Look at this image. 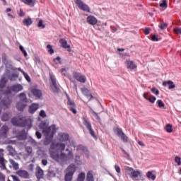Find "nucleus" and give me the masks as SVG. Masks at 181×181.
Returning a JSON list of instances; mask_svg holds the SVG:
<instances>
[{"label": "nucleus", "mask_w": 181, "mask_h": 181, "mask_svg": "<svg viewBox=\"0 0 181 181\" xmlns=\"http://www.w3.org/2000/svg\"><path fill=\"white\" fill-rule=\"evenodd\" d=\"M0 168L2 170H5V169H6V166L5 165V160L0 161Z\"/></svg>", "instance_id": "49530a36"}, {"label": "nucleus", "mask_w": 181, "mask_h": 181, "mask_svg": "<svg viewBox=\"0 0 181 181\" xmlns=\"http://www.w3.org/2000/svg\"><path fill=\"white\" fill-rule=\"evenodd\" d=\"M125 170L132 179H136V177H139V176H141V172L135 170L131 167H126Z\"/></svg>", "instance_id": "0eeeda50"}, {"label": "nucleus", "mask_w": 181, "mask_h": 181, "mask_svg": "<svg viewBox=\"0 0 181 181\" xmlns=\"http://www.w3.org/2000/svg\"><path fill=\"white\" fill-rule=\"evenodd\" d=\"M87 23L89 25H92V26H94V25H97L98 20L97 18L93 16H89L86 18Z\"/></svg>", "instance_id": "a211bd4d"}, {"label": "nucleus", "mask_w": 181, "mask_h": 181, "mask_svg": "<svg viewBox=\"0 0 181 181\" xmlns=\"http://www.w3.org/2000/svg\"><path fill=\"white\" fill-rule=\"evenodd\" d=\"M53 61L56 63V64H59V63H62V58H60V57H57V58L54 59Z\"/></svg>", "instance_id": "6e6d98bb"}, {"label": "nucleus", "mask_w": 181, "mask_h": 181, "mask_svg": "<svg viewBox=\"0 0 181 181\" xmlns=\"http://www.w3.org/2000/svg\"><path fill=\"white\" fill-rule=\"evenodd\" d=\"M51 88L54 93H59V91H60V88H59V86H57V83L51 85Z\"/></svg>", "instance_id": "e433bc0d"}, {"label": "nucleus", "mask_w": 181, "mask_h": 181, "mask_svg": "<svg viewBox=\"0 0 181 181\" xmlns=\"http://www.w3.org/2000/svg\"><path fill=\"white\" fill-rule=\"evenodd\" d=\"M144 33L145 35H149V33H151V28H147L144 30Z\"/></svg>", "instance_id": "680f3d73"}, {"label": "nucleus", "mask_w": 181, "mask_h": 181, "mask_svg": "<svg viewBox=\"0 0 181 181\" xmlns=\"http://www.w3.org/2000/svg\"><path fill=\"white\" fill-rule=\"evenodd\" d=\"M6 149L8 152H9L10 155H11L12 156H13V155H16V151H15V148H13L12 146H8L6 147Z\"/></svg>", "instance_id": "c756f323"}, {"label": "nucleus", "mask_w": 181, "mask_h": 181, "mask_svg": "<svg viewBox=\"0 0 181 181\" xmlns=\"http://www.w3.org/2000/svg\"><path fill=\"white\" fill-rule=\"evenodd\" d=\"M67 171H68V173H70L71 175H74V172H76V165L71 164L67 168Z\"/></svg>", "instance_id": "393cba45"}, {"label": "nucleus", "mask_w": 181, "mask_h": 181, "mask_svg": "<svg viewBox=\"0 0 181 181\" xmlns=\"http://www.w3.org/2000/svg\"><path fill=\"white\" fill-rule=\"evenodd\" d=\"M165 131L166 132H168V134H170L171 132H173V126L170 124H168L165 126Z\"/></svg>", "instance_id": "f704fd0d"}, {"label": "nucleus", "mask_w": 181, "mask_h": 181, "mask_svg": "<svg viewBox=\"0 0 181 181\" xmlns=\"http://www.w3.org/2000/svg\"><path fill=\"white\" fill-rule=\"evenodd\" d=\"M23 74L25 78V80H27V81H28V83H30V76H29V75L25 73V71H23Z\"/></svg>", "instance_id": "3c124183"}, {"label": "nucleus", "mask_w": 181, "mask_h": 181, "mask_svg": "<svg viewBox=\"0 0 181 181\" xmlns=\"http://www.w3.org/2000/svg\"><path fill=\"white\" fill-rule=\"evenodd\" d=\"M72 180H73V174H70V173H67L65 175L64 180L65 181H71Z\"/></svg>", "instance_id": "58836bf2"}, {"label": "nucleus", "mask_w": 181, "mask_h": 181, "mask_svg": "<svg viewBox=\"0 0 181 181\" xmlns=\"http://www.w3.org/2000/svg\"><path fill=\"white\" fill-rule=\"evenodd\" d=\"M151 93H153L156 95H159V90L156 89V88L155 87L151 88Z\"/></svg>", "instance_id": "603ef678"}, {"label": "nucleus", "mask_w": 181, "mask_h": 181, "mask_svg": "<svg viewBox=\"0 0 181 181\" xmlns=\"http://www.w3.org/2000/svg\"><path fill=\"white\" fill-rule=\"evenodd\" d=\"M66 151L68 152L67 154L63 153V151H61V155H59L57 153H52L51 158L54 159V160H56L57 162H59L60 159L61 160H71L74 158V156H73V152L69 148L66 149Z\"/></svg>", "instance_id": "20e7f679"}, {"label": "nucleus", "mask_w": 181, "mask_h": 181, "mask_svg": "<svg viewBox=\"0 0 181 181\" xmlns=\"http://www.w3.org/2000/svg\"><path fill=\"white\" fill-rule=\"evenodd\" d=\"M35 176L38 180H40V179H43L45 177V173L43 172V170H42V168L37 166L36 168V171H35Z\"/></svg>", "instance_id": "4468645a"}, {"label": "nucleus", "mask_w": 181, "mask_h": 181, "mask_svg": "<svg viewBox=\"0 0 181 181\" xmlns=\"http://www.w3.org/2000/svg\"><path fill=\"white\" fill-rule=\"evenodd\" d=\"M115 132L116 133V135L119 138H120L122 141H123V142H124L125 144L128 142V136H127V134H125V133H124V132H122V129L117 127L115 129Z\"/></svg>", "instance_id": "6e6552de"}, {"label": "nucleus", "mask_w": 181, "mask_h": 181, "mask_svg": "<svg viewBox=\"0 0 181 181\" xmlns=\"http://www.w3.org/2000/svg\"><path fill=\"white\" fill-rule=\"evenodd\" d=\"M175 162L178 165V166H180L181 165V158L179 156H175Z\"/></svg>", "instance_id": "09e8293b"}, {"label": "nucleus", "mask_w": 181, "mask_h": 181, "mask_svg": "<svg viewBox=\"0 0 181 181\" xmlns=\"http://www.w3.org/2000/svg\"><path fill=\"white\" fill-rule=\"evenodd\" d=\"M22 90H23V86L21 84H16L12 86H8L3 94L8 95V94H11L12 91L13 93H19V91H22Z\"/></svg>", "instance_id": "423d86ee"}, {"label": "nucleus", "mask_w": 181, "mask_h": 181, "mask_svg": "<svg viewBox=\"0 0 181 181\" xmlns=\"http://www.w3.org/2000/svg\"><path fill=\"white\" fill-rule=\"evenodd\" d=\"M22 1L25 4V5H28V6H30L31 8L35 6V1H33V0H22Z\"/></svg>", "instance_id": "7c9ffc66"}, {"label": "nucleus", "mask_w": 181, "mask_h": 181, "mask_svg": "<svg viewBox=\"0 0 181 181\" xmlns=\"http://www.w3.org/2000/svg\"><path fill=\"white\" fill-rule=\"evenodd\" d=\"M75 4L81 9V11H84V12H90V7L88 5L84 4L81 0H75Z\"/></svg>", "instance_id": "9d476101"}, {"label": "nucleus", "mask_w": 181, "mask_h": 181, "mask_svg": "<svg viewBox=\"0 0 181 181\" xmlns=\"http://www.w3.org/2000/svg\"><path fill=\"white\" fill-rule=\"evenodd\" d=\"M76 151H82V152H87V147L83 145H79L78 146Z\"/></svg>", "instance_id": "ea45409f"}, {"label": "nucleus", "mask_w": 181, "mask_h": 181, "mask_svg": "<svg viewBox=\"0 0 181 181\" xmlns=\"http://www.w3.org/2000/svg\"><path fill=\"white\" fill-rule=\"evenodd\" d=\"M75 162L76 163H78V165H80V163H81V160H80V156H75Z\"/></svg>", "instance_id": "4d7b16f0"}, {"label": "nucleus", "mask_w": 181, "mask_h": 181, "mask_svg": "<svg viewBox=\"0 0 181 181\" xmlns=\"http://www.w3.org/2000/svg\"><path fill=\"white\" fill-rule=\"evenodd\" d=\"M11 124L15 127H20L21 128H25V127H28L30 128L32 127V120L30 119H28L25 117H13L11 119Z\"/></svg>", "instance_id": "f03ea898"}, {"label": "nucleus", "mask_w": 181, "mask_h": 181, "mask_svg": "<svg viewBox=\"0 0 181 181\" xmlns=\"http://www.w3.org/2000/svg\"><path fill=\"white\" fill-rule=\"evenodd\" d=\"M82 122L83 124L86 127V128L89 132L90 135L94 139H98L97 135H95V132L93 129V127L91 126V122L87 117H82Z\"/></svg>", "instance_id": "39448f33"}, {"label": "nucleus", "mask_w": 181, "mask_h": 181, "mask_svg": "<svg viewBox=\"0 0 181 181\" xmlns=\"http://www.w3.org/2000/svg\"><path fill=\"white\" fill-rule=\"evenodd\" d=\"M47 49H48V53H49L50 54H53V53H54V50L53 49L52 45H47Z\"/></svg>", "instance_id": "c03bdc74"}, {"label": "nucleus", "mask_w": 181, "mask_h": 181, "mask_svg": "<svg viewBox=\"0 0 181 181\" xmlns=\"http://www.w3.org/2000/svg\"><path fill=\"white\" fill-rule=\"evenodd\" d=\"M58 136L61 143H52L51 144V148L52 149H54L55 148L59 147L61 152H63L66 149V145L69 139V134L59 133Z\"/></svg>", "instance_id": "f257e3e1"}, {"label": "nucleus", "mask_w": 181, "mask_h": 181, "mask_svg": "<svg viewBox=\"0 0 181 181\" xmlns=\"http://www.w3.org/2000/svg\"><path fill=\"white\" fill-rule=\"evenodd\" d=\"M148 100L149 101V103H151V104H153L155 101H156V98L155 96H151L148 99Z\"/></svg>", "instance_id": "5fc2aeb1"}, {"label": "nucleus", "mask_w": 181, "mask_h": 181, "mask_svg": "<svg viewBox=\"0 0 181 181\" xmlns=\"http://www.w3.org/2000/svg\"><path fill=\"white\" fill-rule=\"evenodd\" d=\"M35 135L37 139H40L42 138V133L39 132H36Z\"/></svg>", "instance_id": "0e129e2a"}, {"label": "nucleus", "mask_w": 181, "mask_h": 181, "mask_svg": "<svg viewBox=\"0 0 181 181\" xmlns=\"http://www.w3.org/2000/svg\"><path fill=\"white\" fill-rule=\"evenodd\" d=\"M20 50L22 52V53L24 54L25 57L28 56V52H26V50H25V48H23V46L20 45L19 47Z\"/></svg>", "instance_id": "8fccbe9b"}, {"label": "nucleus", "mask_w": 181, "mask_h": 181, "mask_svg": "<svg viewBox=\"0 0 181 181\" xmlns=\"http://www.w3.org/2000/svg\"><path fill=\"white\" fill-rule=\"evenodd\" d=\"M17 138L20 141H24V139H26V132L25 130H22L21 132L17 133Z\"/></svg>", "instance_id": "5701e85b"}, {"label": "nucleus", "mask_w": 181, "mask_h": 181, "mask_svg": "<svg viewBox=\"0 0 181 181\" xmlns=\"http://www.w3.org/2000/svg\"><path fill=\"white\" fill-rule=\"evenodd\" d=\"M50 80H51V86L57 84V83L56 82V77L54 76L50 75Z\"/></svg>", "instance_id": "a18cd8bd"}, {"label": "nucleus", "mask_w": 181, "mask_h": 181, "mask_svg": "<svg viewBox=\"0 0 181 181\" xmlns=\"http://www.w3.org/2000/svg\"><path fill=\"white\" fill-rule=\"evenodd\" d=\"M8 131H9L8 126H3L0 129V138H6Z\"/></svg>", "instance_id": "6ab92c4d"}, {"label": "nucleus", "mask_w": 181, "mask_h": 181, "mask_svg": "<svg viewBox=\"0 0 181 181\" xmlns=\"http://www.w3.org/2000/svg\"><path fill=\"white\" fill-rule=\"evenodd\" d=\"M160 8H168V0H163L161 4H160Z\"/></svg>", "instance_id": "de8ad7c7"}, {"label": "nucleus", "mask_w": 181, "mask_h": 181, "mask_svg": "<svg viewBox=\"0 0 181 181\" xmlns=\"http://www.w3.org/2000/svg\"><path fill=\"white\" fill-rule=\"evenodd\" d=\"M11 103L12 101L9 98H4L0 103L1 107H4V108H9V105H11Z\"/></svg>", "instance_id": "f3484780"}, {"label": "nucleus", "mask_w": 181, "mask_h": 181, "mask_svg": "<svg viewBox=\"0 0 181 181\" xmlns=\"http://www.w3.org/2000/svg\"><path fill=\"white\" fill-rule=\"evenodd\" d=\"M25 152H27V153L28 154V156H33L32 147L30 146L25 147Z\"/></svg>", "instance_id": "4c0bfd02"}, {"label": "nucleus", "mask_w": 181, "mask_h": 181, "mask_svg": "<svg viewBox=\"0 0 181 181\" xmlns=\"http://www.w3.org/2000/svg\"><path fill=\"white\" fill-rule=\"evenodd\" d=\"M9 120V115L8 113L3 114L1 117V121H8Z\"/></svg>", "instance_id": "37998d69"}, {"label": "nucleus", "mask_w": 181, "mask_h": 181, "mask_svg": "<svg viewBox=\"0 0 181 181\" xmlns=\"http://www.w3.org/2000/svg\"><path fill=\"white\" fill-rule=\"evenodd\" d=\"M32 23H33V21H32V18H24L23 20V24L24 26H30Z\"/></svg>", "instance_id": "b1692460"}, {"label": "nucleus", "mask_w": 181, "mask_h": 181, "mask_svg": "<svg viewBox=\"0 0 181 181\" xmlns=\"http://www.w3.org/2000/svg\"><path fill=\"white\" fill-rule=\"evenodd\" d=\"M157 105L159 108H165V103L162 101V100H157Z\"/></svg>", "instance_id": "79ce46f5"}, {"label": "nucleus", "mask_w": 181, "mask_h": 181, "mask_svg": "<svg viewBox=\"0 0 181 181\" xmlns=\"http://www.w3.org/2000/svg\"><path fill=\"white\" fill-rule=\"evenodd\" d=\"M163 87H166L167 86H169L168 87L169 90H172L176 88V85H175V83L172 81H167L163 82Z\"/></svg>", "instance_id": "4be33fe9"}, {"label": "nucleus", "mask_w": 181, "mask_h": 181, "mask_svg": "<svg viewBox=\"0 0 181 181\" xmlns=\"http://www.w3.org/2000/svg\"><path fill=\"white\" fill-rule=\"evenodd\" d=\"M42 164L43 165V166H47V160L42 159Z\"/></svg>", "instance_id": "338daca9"}, {"label": "nucleus", "mask_w": 181, "mask_h": 181, "mask_svg": "<svg viewBox=\"0 0 181 181\" xmlns=\"http://www.w3.org/2000/svg\"><path fill=\"white\" fill-rule=\"evenodd\" d=\"M67 105H69V108L70 111L73 112V114H77V110H76V104L71 100H70V97L68 96Z\"/></svg>", "instance_id": "ddd939ff"}, {"label": "nucleus", "mask_w": 181, "mask_h": 181, "mask_svg": "<svg viewBox=\"0 0 181 181\" xmlns=\"http://www.w3.org/2000/svg\"><path fill=\"white\" fill-rule=\"evenodd\" d=\"M84 179H86V173H81L77 178V181H84Z\"/></svg>", "instance_id": "c9c22d12"}, {"label": "nucleus", "mask_w": 181, "mask_h": 181, "mask_svg": "<svg viewBox=\"0 0 181 181\" xmlns=\"http://www.w3.org/2000/svg\"><path fill=\"white\" fill-rule=\"evenodd\" d=\"M115 132L116 133V135L119 138H120L122 141H123V142H124L125 144L128 142V136H127V134H125V133H124V132H122V129L117 127L115 129Z\"/></svg>", "instance_id": "1a4fd4ad"}, {"label": "nucleus", "mask_w": 181, "mask_h": 181, "mask_svg": "<svg viewBox=\"0 0 181 181\" xmlns=\"http://www.w3.org/2000/svg\"><path fill=\"white\" fill-rule=\"evenodd\" d=\"M86 180L87 181H94V175H93V173H91V171H89L87 173Z\"/></svg>", "instance_id": "473e14b6"}, {"label": "nucleus", "mask_w": 181, "mask_h": 181, "mask_svg": "<svg viewBox=\"0 0 181 181\" xmlns=\"http://www.w3.org/2000/svg\"><path fill=\"white\" fill-rule=\"evenodd\" d=\"M59 42L64 49H66L67 52H71L70 46L67 44V41L64 39L59 40Z\"/></svg>", "instance_id": "412c9836"}, {"label": "nucleus", "mask_w": 181, "mask_h": 181, "mask_svg": "<svg viewBox=\"0 0 181 181\" xmlns=\"http://www.w3.org/2000/svg\"><path fill=\"white\" fill-rule=\"evenodd\" d=\"M25 107H26V104L23 103V102H18L16 104V108L17 110H18V111H23Z\"/></svg>", "instance_id": "a878e982"}, {"label": "nucleus", "mask_w": 181, "mask_h": 181, "mask_svg": "<svg viewBox=\"0 0 181 181\" xmlns=\"http://www.w3.org/2000/svg\"><path fill=\"white\" fill-rule=\"evenodd\" d=\"M73 76H74V78H76V80L77 81H79V83H86V81H87V78H86V76L84 75H82L80 73L74 72L73 74Z\"/></svg>", "instance_id": "f8f14e48"}, {"label": "nucleus", "mask_w": 181, "mask_h": 181, "mask_svg": "<svg viewBox=\"0 0 181 181\" xmlns=\"http://www.w3.org/2000/svg\"><path fill=\"white\" fill-rule=\"evenodd\" d=\"M37 28H40L41 29H45L46 28V25L43 24V21L40 20L37 23Z\"/></svg>", "instance_id": "a19ab883"}, {"label": "nucleus", "mask_w": 181, "mask_h": 181, "mask_svg": "<svg viewBox=\"0 0 181 181\" xmlns=\"http://www.w3.org/2000/svg\"><path fill=\"white\" fill-rule=\"evenodd\" d=\"M19 16H25V13L23 12V10L22 8L20 9V13H18Z\"/></svg>", "instance_id": "774afa93"}, {"label": "nucleus", "mask_w": 181, "mask_h": 181, "mask_svg": "<svg viewBox=\"0 0 181 181\" xmlns=\"http://www.w3.org/2000/svg\"><path fill=\"white\" fill-rule=\"evenodd\" d=\"M9 162L14 170H18V169H19V163H16L13 159H9Z\"/></svg>", "instance_id": "bb28decb"}, {"label": "nucleus", "mask_w": 181, "mask_h": 181, "mask_svg": "<svg viewBox=\"0 0 181 181\" xmlns=\"http://www.w3.org/2000/svg\"><path fill=\"white\" fill-rule=\"evenodd\" d=\"M16 175L22 179H30V174L25 170H18L16 171Z\"/></svg>", "instance_id": "9b49d317"}, {"label": "nucleus", "mask_w": 181, "mask_h": 181, "mask_svg": "<svg viewBox=\"0 0 181 181\" xmlns=\"http://www.w3.org/2000/svg\"><path fill=\"white\" fill-rule=\"evenodd\" d=\"M151 40H152L153 42H158L159 40L158 39V36H156V35H153V36L151 37Z\"/></svg>", "instance_id": "e2e57ef3"}, {"label": "nucleus", "mask_w": 181, "mask_h": 181, "mask_svg": "<svg viewBox=\"0 0 181 181\" xmlns=\"http://www.w3.org/2000/svg\"><path fill=\"white\" fill-rule=\"evenodd\" d=\"M21 102L22 103H28V99L26 98V94L25 93H21L19 95Z\"/></svg>", "instance_id": "2f4dec72"}, {"label": "nucleus", "mask_w": 181, "mask_h": 181, "mask_svg": "<svg viewBox=\"0 0 181 181\" xmlns=\"http://www.w3.org/2000/svg\"><path fill=\"white\" fill-rule=\"evenodd\" d=\"M146 176L148 179H152L153 180H155L156 179V175L152 173L151 171H148L146 173Z\"/></svg>", "instance_id": "72a5a7b5"}, {"label": "nucleus", "mask_w": 181, "mask_h": 181, "mask_svg": "<svg viewBox=\"0 0 181 181\" xmlns=\"http://www.w3.org/2000/svg\"><path fill=\"white\" fill-rule=\"evenodd\" d=\"M40 117H42V118H46V112H45V110H41L40 112Z\"/></svg>", "instance_id": "13d9d810"}, {"label": "nucleus", "mask_w": 181, "mask_h": 181, "mask_svg": "<svg viewBox=\"0 0 181 181\" xmlns=\"http://www.w3.org/2000/svg\"><path fill=\"white\" fill-rule=\"evenodd\" d=\"M174 32H175V33L181 35V28H174Z\"/></svg>", "instance_id": "bf43d9fd"}, {"label": "nucleus", "mask_w": 181, "mask_h": 181, "mask_svg": "<svg viewBox=\"0 0 181 181\" xmlns=\"http://www.w3.org/2000/svg\"><path fill=\"white\" fill-rule=\"evenodd\" d=\"M37 110H39V104L33 103L29 107L28 111H29L30 114H35V112H36V111H37Z\"/></svg>", "instance_id": "aec40b11"}, {"label": "nucleus", "mask_w": 181, "mask_h": 181, "mask_svg": "<svg viewBox=\"0 0 181 181\" xmlns=\"http://www.w3.org/2000/svg\"><path fill=\"white\" fill-rule=\"evenodd\" d=\"M32 93L35 97H37V98H40V97H42V91H40V90L33 89Z\"/></svg>", "instance_id": "cd10ccee"}, {"label": "nucleus", "mask_w": 181, "mask_h": 181, "mask_svg": "<svg viewBox=\"0 0 181 181\" xmlns=\"http://www.w3.org/2000/svg\"><path fill=\"white\" fill-rule=\"evenodd\" d=\"M160 29H161V30H163L165 29H166V28H168V24L167 23H161L159 25Z\"/></svg>", "instance_id": "864d4df0"}, {"label": "nucleus", "mask_w": 181, "mask_h": 181, "mask_svg": "<svg viewBox=\"0 0 181 181\" xmlns=\"http://www.w3.org/2000/svg\"><path fill=\"white\" fill-rule=\"evenodd\" d=\"M40 128L42 129L43 134L45 135L46 141H52L53 136L56 134V126L52 125L51 127L46 126V123H42L40 125Z\"/></svg>", "instance_id": "7ed1b4c3"}, {"label": "nucleus", "mask_w": 181, "mask_h": 181, "mask_svg": "<svg viewBox=\"0 0 181 181\" xmlns=\"http://www.w3.org/2000/svg\"><path fill=\"white\" fill-rule=\"evenodd\" d=\"M0 180H5V175H4L1 172H0Z\"/></svg>", "instance_id": "69168bd1"}, {"label": "nucleus", "mask_w": 181, "mask_h": 181, "mask_svg": "<svg viewBox=\"0 0 181 181\" xmlns=\"http://www.w3.org/2000/svg\"><path fill=\"white\" fill-rule=\"evenodd\" d=\"M11 177L13 179V181H21V179L19 178V177L16 175H11Z\"/></svg>", "instance_id": "052dcab7"}, {"label": "nucleus", "mask_w": 181, "mask_h": 181, "mask_svg": "<svg viewBox=\"0 0 181 181\" xmlns=\"http://www.w3.org/2000/svg\"><path fill=\"white\" fill-rule=\"evenodd\" d=\"M81 93L85 97H86L88 99V101H91L93 98H94V96L91 95V93H90V90L87 89L86 88H83L81 89Z\"/></svg>", "instance_id": "2eb2a0df"}, {"label": "nucleus", "mask_w": 181, "mask_h": 181, "mask_svg": "<svg viewBox=\"0 0 181 181\" xmlns=\"http://www.w3.org/2000/svg\"><path fill=\"white\" fill-rule=\"evenodd\" d=\"M6 83H8V79H6V77L1 78V79L0 81L1 91H2V88H4L5 87V86H6Z\"/></svg>", "instance_id": "c85d7f7f"}, {"label": "nucleus", "mask_w": 181, "mask_h": 181, "mask_svg": "<svg viewBox=\"0 0 181 181\" xmlns=\"http://www.w3.org/2000/svg\"><path fill=\"white\" fill-rule=\"evenodd\" d=\"M126 67L129 70H135L138 66L135 64V62L134 61L127 60L125 62Z\"/></svg>", "instance_id": "dca6fc26"}]
</instances>
